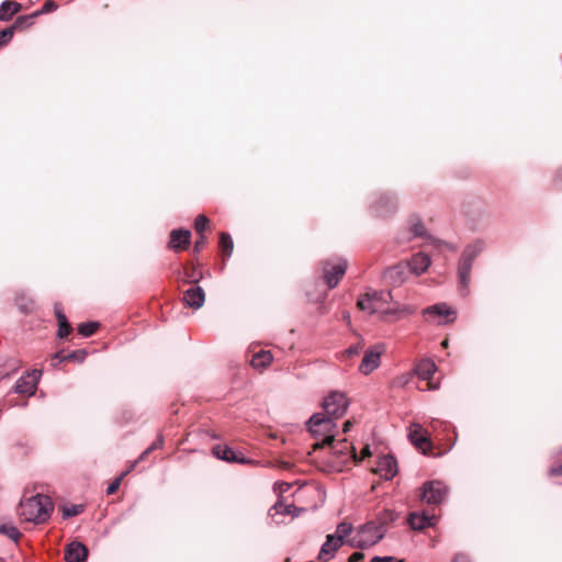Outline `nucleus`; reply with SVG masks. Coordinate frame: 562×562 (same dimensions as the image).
<instances>
[{"label":"nucleus","mask_w":562,"mask_h":562,"mask_svg":"<svg viewBox=\"0 0 562 562\" xmlns=\"http://www.w3.org/2000/svg\"><path fill=\"white\" fill-rule=\"evenodd\" d=\"M395 209V202L392 196L385 195L374 206L378 216H385L387 213Z\"/></svg>","instance_id":"bb28decb"},{"label":"nucleus","mask_w":562,"mask_h":562,"mask_svg":"<svg viewBox=\"0 0 562 562\" xmlns=\"http://www.w3.org/2000/svg\"><path fill=\"white\" fill-rule=\"evenodd\" d=\"M214 454L216 458L228 461V462H236V463H246L248 462L244 457H239V454L233 450L232 448L227 446H216L213 449Z\"/></svg>","instance_id":"5701e85b"},{"label":"nucleus","mask_w":562,"mask_h":562,"mask_svg":"<svg viewBox=\"0 0 562 562\" xmlns=\"http://www.w3.org/2000/svg\"><path fill=\"white\" fill-rule=\"evenodd\" d=\"M0 562H3V561L0 559Z\"/></svg>","instance_id":"13d9d810"},{"label":"nucleus","mask_w":562,"mask_h":562,"mask_svg":"<svg viewBox=\"0 0 562 562\" xmlns=\"http://www.w3.org/2000/svg\"><path fill=\"white\" fill-rule=\"evenodd\" d=\"M448 487L441 481H428L422 486V501L428 505H437L443 502Z\"/></svg>","instance_id":"6e6552de"},{"label":"nucleus","mask_w":562,"mask_h":562,"mask_svg":"<svg viewBox=\"0 0 562 562\" xmlns=\"http://www.w3.org/2000/svg\"><path fill=\"white\" fill-rule=\"evenodd\" d=\"M382 351V346H374L368 349L359 364V371L364 375H368L374 371L381 363Z\"/></svg>","instance_id":"9d476101"},{"label":"nucleus","mask_w":562,"mask_h":562,"mask_svg":"<svg viewBox=\"0 0 562 562\" xmlns=\"http://www.w3.org/2000/svg\"><path fill=\"white\" fill-rule=\"evenodd\" d=\"M153 450H148V448L139 456L138 460L135 461L137 463L138 461L144 460Z\"/></svg>","instance_id":"3c124183"},{"label":"nucleus","mask_w":562,"mask_h":562,"mask_svg":"<svg viewBox=\"0 0 562 562\" xmlns=\"http://www.w3.org/2000/svg\"><path fill=\"white\" fill-rule=\"evenodd\" d=\"M364 344L362 341L357 342L356 345L350 346L348 349H346V355L348 357H353L360 353V351L363 349Z\"/></svg>","instance_id":"ea45409f"},{"label":"nucleus","mask_w":562,"mask_h":562,"mask_svg":"<svg viewBox=\"0 0 562 562\" xmlns=\"http://www.w3.org/2000/svg\"><path fill=\"white\" fill-rule=\"evenodd\" d=\"M436 370V364L430 359H423L415 367V373L422 380H429Z\"/></svg>","instance_id":"393cba45"},{"label":"nucleus","mask_w":562,"mask_h":562,"mask_svg":"<svg viewBox=\"0 0 562 562\" xmlns=\"http://www.w3.org/2000/svg\"><path fill=\"white\" fill-rule=\"evenodd\" d=\"M220 247L224 255L231 256L233 252L234 244L229 234L222 233L220 236Z\"/></svg>","instance_id":"7c9ffc66"},{"label":"nucleus","mask_w":562,"mask_h":562,"mask_svg":"<svg viewBox=\"0 0 562 562\" xmlns=\"http://www.w3.org/2000/svg\"><path fill=\"white\" fill-rule=\"evenodd\" d=\"M353 527L350 522L341 521L337 525L336 531L334 533L335 537L339 538L340 541L347 543L346 538L352 533Z\"/></svg>","instance_id":"c756f323"},{"label":"nucleus","mask_w":562,"mask_h":562,"mask_svg":"<svg viewBox=\"0 0 562 562\" xmlns=\"http://www.w3.org/2000/svg\"><path fill=\"white\" fill-rule=\"evenodd\" d=\"M21 10V4L5 0L0 5V21H9Z\"/></svg>","instance_id":"a878e982"},{"label":"nucleus","mask_w":562,"mask_h":562,"mask_svg":"<svg viewBox=\"0 0 562 562\" xmlns=\"http://www.w3.org/2000/svg\"><path fill=\"white\" fill-rule=\"evenodd\" d=\"M41 374L42 372L40 370H33L26 375L21 376L15 383V392L19 394L33 395L36 391Z\"/></svg>","instance_id":"9b49d317"},{"label":"nucleus","mask_w":562,"mask_h":562,"mask_svg":"<svg viewBox=\"0 0 562 562\" xmlns=\"http://www.w3.org/2000/svg\"><path fill=\"white\" fill-rule=\"evenodd\" d=\"M65 361H67L66 353L64 351H58L52 358V366L57 367L59 363Z\"/></svg>","instance_id":"a19ab883"},{"label":"nucleus","mask_w":562,"mask_h":562,"mask_svg":"<svg viewBox=\"0 0 562 562\" xmlns=\"http://www.w3.org/2000/svg\"><path fill=\"white\" fill-rule=\"evenodd\" d=\"M344 544L342 541L339 540V538L335 537L334 535H327L326 541L323 543L318 559L324 561L331 560L339 548H341Z\"/></svg>","instance_id":"a211bd4d"},{"label":"nucleus","mask_w":562,"mask_h":562,"mask_svg":"<svg viewBox=\"0 0 562 562\" xmlns=\"http://www.w3.org/2000/svg\"><path fill=\"white\" fill-rule=\"evenodd\" d=\"M88 557V549L81 542H71L65 551L67 562H85Z\"/></svg>","instance_id":"6ab92c4d"},{"label":"nucleus","mask_w":562,"mask_h":562,"mask_svg":"<svg viewBox=\"0 0 562 562\" xmlns=\"http://www.w3.org/2000/svg\"><path fill=\"white\" fill-rule=\"evenodd\" d=\"M394 559L392 557H374L371 562H393Z\"/></svg>","instance_id":"de8ad7c7"},{"label":"nucleus","mask_w":562,"mask_h":562,"mask_svg":"<svg viewBox=\"0 0 562 562\" xmlns=\"http://www.w3.org/2000/svg\"><path fill=\"white\" fill-rule=\"evenodd\" d=\"M126 473H127V471L123 472L121 474V476L116 477L113 482H111L109 484V486L106 487V494L108 495H111V494L115 493L119 490V487L121 485V481H122L123 476L126 475Z\"/></svg>","instance_id":"58836bf2"},{"label":"nucleus","mask_w":562,"mask_h":562,"mask_svg":"<svg viewBox=\"0 0 562 562\" xmlns=\"http://www.w3.org/2000/svg\"><path fill=\"white\" fill-rule=\"evenodd\" d=\"M53 509L49 496L37 494L21 501L20 517L27 522L44 524L49 519Z\"/></svg>","instance_id":"f257e3e1"},{"label":"nucleus","mask_w":562,"mask_h":562,"mask_svg":"<svg viewBox=\"0 0 562 562\" xmlns=\"http://www.w3.org/2000/svg\"><path fill=\"white\" fill-rule=\"evenodd\" d=\"M87 352L82 349L74 350L66 353L67 361L82 362L86 358Z\"/></svg>","instance_id":"e433bc0d"},{"label":"nucleus","mask_w":562,"mask_h":562,"mask_svg":"<svg viewBox=\"0 0 562 562\" xmlns=\"http://www.w3.org/2000/svg\"><path fill=\"white\" fill-rule=\"evenodd\" d=\"M342 318H344L345 321H348V322H349V321H350V314H349V312H344V314H342Z\"/></svg>","instance_id":"5fc2aeb1"},{"label":"nucleus","mask_w":562,"mask_h":562,"mask_svg":"<svg viewBox=\"0 0 562 562\" xmlns=\"http://www.w3.org/2000/svg\"><path fill=\"white\" fill-rule=\"evenodd\" d=\"M205 301L204 290L199 285H192L183 293V302L194 310L200 308Z\"/></svg>","instance_id":"dca6fc26"},{"label":"nucleus","mask_w":562,"mask_h":562,"mask_svg":"<svg viewBox=\"0 0 562 562\" xmlns=\"http://www.w3.org/2000/svg\"><path fill=\"white\" fill-rule=\"evenodd\" d=\"M272 361V355L270 351H266V350H261L259 352H257L256 355H254L252 359H251V366L254 368H266L267 366H269Z\"/></svg>","instance_id":"cd10ccee"},{"label":"nucleus","mask_w":562,"mask_h":562,"mask_svg":"<svg viewBox=\"0 0 562 562\" xmlns=\"http://www.w3.org/2000/svg\"><path fill=\"white\" fill-rule=\"evenodd\" d=\"M326 447L329 449L326 462L331 471L341 472L356 461L355 448L347 439L335 441L334 438Z\"/></svg>","instance_id":"7ed1b4c3"},{"label":"nucleus","mask_w":562,"mask_h":562,"mask_svg":"<svg viewBox=\"0 0 562 562\" xmlns=\"http://www.w3.org/2000/svg\"><path fill=\"white\" fill-rule=\"evenodd\" d=\"M209 224V220L205 215H198L194 221V228L199 235L203 234Z\"/></svg>","instance_id":"f704fd0d"},{"label":"nucleus","mask_w":562,"mask_h":562,"mask_svg":"<svg viewBox=\"0 0 562 562\" xmlns=\"http://www.w3.org/2000/svg\"><path fill=\"white\" fill-rule=\"evenodd\" d=\"M349 401L345 393L339 391L330 392L323 401V409L326 415L339 418L345 415Z\"/></svg>","instance_id":"0eeeda50"},{"label":"nucleus","mask_w":562,"mask_h":562,"mask_svg":"<svg viewBox=\"0 0 562 562\" xmlns=\"http://www.w3.org/2000/svg\"><path fill=\"white\" fill-rule=\"evenodd\" d=\"M326 266H328V263ZM347 266V261L340 259L337 263L324 268V280L329 289H334L338 285L340 279L346 273Z\"/></svg>","instance_id":"ddd939ff"},{"label":"nucleus","mask_w":562,"mask_h":562,"mask_svg":"<svg viewBox=\"0 0 562 562\" xmlns=\"http://www.w3.org/2000/svg\"><path fill=\"white\" fill-rule=\"evenodd\" d=\"M56 8H57V5L55 4V2H53L52 0H48L44 3L40 13H47V12L55 10Z\"/></svg>","instance_id":"c03bdc74"},{"label":"nucleus","mask_w":562,"mask_h":562,"mask_svg":"<svg viewBox=\"0 0 562 562\" xmlns=\"http://www.w3.org/2000/svg\"><path fill=\"white\" fill-rule=\"evenodd\" d=\"M205 244L206 237L203 234H201L194 243V251L199 252L204 247Z\"/></svg>","instance_id":"79ce46f5"},{"label":"nucleus","mask_w":562,"mask_h":562,"mask_svg":"<svg viewBox=\"0 0 562 562\" xmlns=\"http://www.w3.org/2000/svg\"><path fill=\"white\" fill-rule=\"evenodd\" d=\"M33 15H22V16H19L15 21H14V24L11 26L14 29H20L26 21H29Z\"/></svg>","instance_id":"37998d69"},{"label":"nucleus","mask_w":562,"mask_h":562,"mask_svg":"<svg viewBox=\"0 0 562 562\" xmlns=\"http://www.w3.org/2000/svg\"><path fill=\"white\" fill-rule=\"evenodd\" d=\"M452 562H470L469 558L463 553H458L454 555Z\"/></svg>","instance_id":"09e8293b"},{"label":"nucleus","mask_w":562,"mask_h":562,"mask_svg":"<svg viewBox=\"0 0 562 562\" xmlns=\"http://www.w3.org/2000/svg\"><path fill=\"white\" fill-rule=\"evenodd\" d=\"M550 473L551 474H562V467H560V468H552L550 470Z\"/></svg>","instance_id":"864d4df0"},{"label":"nucleus","mask_w":562,"mask_h":562,"mask_svg":"<svg viewBox=\"0 0 562 562\" xmlns=\"http://www.w3.org/2000/svg\"><path fill=\"white\" fill-rule=\"evenodd\" d=\"M164 445V438L162 436H158V438L148 447V450H156L161 448Z\"/></svg>","instance_id":"a18cd8bd"},{"label":"nucleus","mask_w":562,"mask_h":562,"mask_svg":"<svg viewBox=\"0 0 562 562\" xmlns=\"http://www.w3.org/2000/svg\"><path fill=\"white\" fill-rule=\"evenodd\" d=\"M393 301L390 291H371L358 299L357 305L361 311L370 314H378L382 317V311L387 310Z\"/></svg>","instance_id":"423d86ee"},{"label":"nucleus","mask_w":562,"mask_h":562,"mask_svg":"<svg viewBox=\"0 0 562 562\" xmlns=\"http://www.w3.org/2000/svg\"><path fill=\"white\" fill-rule=\"evenodd\" d=\"M407 269L408 267L406 263H398L390 267L385 271V278L394 285H400L406 280Z\"/></svg>","instance_id":"4be33fe9"},{"label":"nucleus","mask_w":562,"mask_h":562,"mask_svg":"<svg viewBox=\"0 0 562 562\" xmlns=\"http://www.w3.org/2000/svg\"><path fill=\"white\" fill-rule=\"evenodd\" d=\"M411 232L414 237H426L427 236L426 227L424 226V224L420 221H417L416 223H414L412 225Z\"/></svg>","instance_id":"c9c22d12"},{"label":"nucleus","mask_w":562,"mask_h":562,"mask_svg":"<svg viewBox=\"0 0 562 562\" xmlns=\"http://www.w3.org/2000/svg\"><path fill=\"white\" fill-rule=\"evenodd\" d=\"M13 36V27H7L0 31V47L4 46Z\"/></svg>","instance_id":"4c0bfd02"},{"label":"nucleus","mask_w":562,"mask_h":562,"mask_svg":"<svg viewBox=\"0 0 562 562\" xmlns=\"http://www.w3.org/2000/svg\"><path fill=\"white\" fill-rule=\"evenodd\" d=\"M415 312L416 307L413 305L391 302L387 310L382 311V317L380 319L383 322H397L414 314Z\"/></svg>","instance_id":"1a4fd4ad"},{"label":"nucleus","mask_w":562,"mask_h":562,"mask_svg":"<svg viewBox=\"0 0 562 562\" xmlns=\"http://www.w3.org/2000/svg\"><path fill=\"white\" fill-rule=\"evenodd\" d=\"M484 244L482 240H475L463 249L461 257L458 262V279L459 286L462 295L469 293V285L471 282V270L475 258L483 251Z\"/></svg>","instance_id":"20e7f679"},{"label":"nucleus","mask_w":562,"mask_h":562,"mask_svg":"<svg viewBox=\"0 0 562 562\" xmlns=\"http://www.w3.org/2000/svg\"><path fill=\"white\" fill-rule=\"evenodd\" d=\"M408 438L412 443L418 449H422L424 453L426 452V449L431 448L427 431L422 427L420 424L413 423L409 426Z\"/></svg>","instance_id":"4468645a"},{"label":"nucleus","mask_w":562,"mask_h":562,"mask_svg":"<svg viewBox=\"0 0 562 562\" xmlns=\"http://www.w3.org/2000/svg\"><path fill=\"white\" fill-rule=\"evenodd\" d=\"M429 389H431V390H436V389H437V385H432L431 383H429Z\"/></svg>","instance_id":"6e6d98bb"},{"label":"nucleus","mask_w":562,"mask_h":562,"mask_svg":"<svg viewBox=\"0 0 562 562\" xmlns=\"http://www.w3.org/2000/svg\"><path fill=\"white\" fill-rule=\"evenodd\" d=\"M376 473L384 480H392L397 473V462L392 456H382L376 465Z\"/></svg>","instance_id":"2eb2a0df"},{"label":"nucleus","mask_w":562,"mask_h":562,"mask_svg":"<svg viewBox=\"0 0 562 562\" xmlns=\"http://www.w3.org/2000/svg\"><path fill=\"white\" fill-rule=\"evenodd\" d=\"M436 516L427 513H411L408 516V524L414 530H423L432 527L436 524Z\"/></svg>","instance_id":"f3484780"},{"label":"nucleus","mask_w":562,"mask_h":562,"mask_svg":"<svg viewBox=\"0 0 562 562\" xmlns=\"http://www.w3.org/2000/svg\"><path fill=\"white\" fill-rule=\"evenodd\" d=\"M442 345H443V347H447L448 341H447V340H445V341L442 342Z\"/></svg>","instance_id":"4d7b16f0"},{"label":"nucleus","mask_w":562,"mask_h":562,"mask_svg":"<svg viewBox=\"0 0 562 562\" xmlns=\"http://www.w3.org/2000/svg\"><path fill=\"white\" fill-rule=\"evenodd\" d=\"M54 310H55V315H56V318L58 322L57 336H58V338H65L71 333L72 327L69 324V322H68L66 315L64 314L59 304H55Z\"/></svg>","instance_id":"b1692460"},{"label":"nucleus","mask_w":562,"mask_h":562,"mask_svg":"<svg viewBox=\"0 0 562 562\" xmlns=\"http://www.w3.org/2000/svg\"><path fill=\"white\" fill-rule=\"evenodd\" d=\"M336 427L334 417L326 414L315 413L310 417L307 428L311 435L317 440L313 445L314 450L326 448V445L331 442L336 436Z\"/></svg>","instance_id":"f03ea898"},{"label":"nucleus","mask_w":562,"mask_h":562,"mask_svg":"<svg viewBox=\"0 0 562 562\" xmlns=\"http://www.w3.org/2000/svg\"><path fill=\"white\" fill-rule=\"evenodd\" d=\"M83 508L85 507L81 504L65 506L63 508V518L68 519V518L75 517V516L81 514L83 512Z\"/></svg>","instance_id":"72a5a7b5"},{"label":"nucleus","mask_w":562,"mask_h":562,"mask_svg":"<svg viewBox=\"0 0 562 562\" xmlns=\"http://www.w3.org/2000/svg\"><path fill=\"white\" fill-rule=\"evenodd\" d=\"M191 232L189 229H173L170 233L169 248L178 251L190 244Z\"/></svg>","instance_id":"412c9836"},{"label":"nucleus","mask_w":562,"mask_h":562,"mask_svg":"<svg viewBox=\"0 0 562 562\" xmlns=\"http://www.w3.org/2000/svg\"><path fill=\"white\" fill-rule=\"evenodd\" d=\"M0 533L7 536L9 539L13 541H18L20 538V531L14 525L11 524H3L0 526Z\"/></svg>","instance_id":"473e14b6"},{"label":"nucleus","mask_w":562,"mask_h":562,"mask_svg":"<svg viewBox=\"0 0 562 562\" xmlns=\"http://www.w3.org/2000/svg\"><path fill=\"white\" fill-rule=\"evenodd\" d=\"M98 327L99 323L97 322L81 323L78 326V334L81 335L82 337H90L95 333Z\"/></svg>","instance_id":"2f4dec72"},{"label":"nucleus","mask_w":562,"mask_h":562,"mask_svg":"<svg viewBox=\"0 0 562 562\" xmlns=\"http://www.w3.org/2000/svg\"><path fill=\"white\" fill-rule=\"evenodd\" d=\"M351 422L350 420H347L345 424H344V428H342V432H347L350 430L351 428Z\"/></svg>","instance_id":"603ef678"},{"label":"nucleus","mask_w":562,"mask_h":562,"mask_svg":"<svg viewBox=\"0 0 562 562\" xmlns=\"http://www.w3.org/2000/svg\"><path fill=\"white\" fill-rule=\"evenodd\" d=\"M430 258L424 252L415 254L409 261L406 262L409 272L416 276L424 273L430 266Z\"/></svg>","instance_id":"aec40b11"},{"label":"nucleus","mask_w":562,"mask_h":562,"mask_svg":"<svg viewBox=\"0 0 562 562\" xmlns=\"http://www.w3.org/2000/svg\"><path fill=\"white\" fill-rule=\"evenodd\" d=\"M385 529L383 525L368 521L360 526L356 533L347 540L352 548L368 549L382 540Z\"/></svg>","instance_id":"39448f33"},{"label":"nucleus","mask_w":562,"mask_h":562,"mask_svg":"<svg viewBox=\"0 0 562 562\" xmlns=\"http://www.w3.org/2000/svg\"><path fill=\"white\" fill-rule=\"evenodd\" d=\"M296 506L293 504H285L281 501H278L271 508L270 515L281 514V515H293L295 516Z\"/></svg>","instance_id":"c85d7f7f"},{"label":"nucleus","mask_w":562,"mask_h":562,"mask_svg":"<svg viewBox=\"0 0 562 562\" xmlns=\"http://www.w3.org/2000/svg\"><path fill=\"white\" fill-rule=\"evenodd\" d=\"M425 315L438 317V324H449L457 318V312L449 307L446 303H438L427 307Z\"/></svg>","instance_id":"f8f14e48"},{"label":"nucleus","mask_w":562,"mask_h":562,"mask_svg":"<svg viewBox=\"0 0 562 562\" xmlns=\"http://www.w3.org/2000/svg\"><path fill=\"white\" fill-rule=\"evenodd\" d=\"M33 302L19 303V307L23 313H29L32 310Z\"/></svg>","instance_id":"49530a36"},{"label":"nucleus","mask_w":562,"mask_h":562,"mask_svg":"<svg viewBox=\"0 0 562 562\" xmlns=\"http://www.w3.org/2000/svg\"><path fill=\"white\" fill-rule=\"evenodd\" d=\"M362 558H363V554H362L361 552H353V553L349 557V562H358V561H360Z\"/></svg>","instance_id":"8fccbe9b"}]
</instances>
